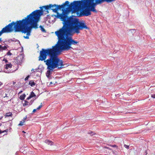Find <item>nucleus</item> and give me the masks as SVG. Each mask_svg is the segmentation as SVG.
I'll return each instance as SVG.
<instances>
[{
    "instance_id": "f257e3e1",
    "label": "nucleus",
    "mask_w": 155,
    "mask_h": 155,
    "mask_svg": "<svg viewBox=\"0 0 155 155\" xmlns=\"http://www.w3.org/2000/svg\"><path fill=\"white\" fill-rule=\"evenodd\" d=\"M84 29L88 30L89 28L86 24L61 28L54 33L58 39L57 43L51 48L48 49L51 52H53L58 56L62 51H67L72 48L71 46V45H76L79 43V42L73 39L71 36L75 33L79 34L80 32V30Z\"/></svg>"
},
{
    "instance_id": "f03ea898",
    "label": "nucleus",
    "mask_w": 155,
    "mask_h": 155,
    "mask_svg": "<svg viewBox=\"0 0 155 155\" xmlns=\"http://www.w3.org/2000/svg\"><path fill=\"white\" fill-rule=\"evenodd\" d=\"M33 13L34 12L28 15L25 19L17 21L15 22H12L3 28L2 29L3 31L5 33L11 32L14 30L12 26L14 25V28L15 32L21 31L22 33H26V36H24V38L25 39H29V36L31 35L32 29L34 28L36 29L37 28L36 22L34 23V22L37 20L34 18V16H32ZM34 16L37 17L36 15Z\"/></svg>"
},
{
    "instance_id": "7ed1b4c3",
    "label": "nucleus",
    "mask_w": 155,
    "mask_h": 155,
    "mask_svg": "<svg viewBox=\"0 0 155 155\" xmlns=\"http://www.w3.org/2000/svg\"><path fill=\"white\" fill-rule=\"evenodd\" d=\"M38 58L39 61H44L47 66L48 70L46 75L49 79L54 69L57 68L58 69H61L65 67V64L63 61L60 59L56 54L53 52H51L48 49H42L40 52Z\"/></svg>"
},
{
    "instance_id": "20e7f679",
    "label": "nucleus",
    "mask_w": 155,
    "mask_h": 155,
    "mask_svg": "<svg viewBox=\"0 0 155 155\" xmlns=\"http://www.w3.org/2000/svg\"><path fill=\"white\" fill-rule=\"evenodd\" d=\"M80 1H74L68 5V7L65 10L63 11L61 14L57 13V17L63 21V26L61 28L71 27L78 25L86 24L83 21H80L79 19L73 16L68 17V12L72 11V12H76L81 8Z\"/></svg>"
},
{
    "instance_id": "39448f33",
    "label": "nucleus",
    "mask_w": 155,
    "mask_h": 155,
    "mask_svg": "<svg viewBox=\"0 0 155 155\" xmlns=\"http://www.w3.org/2000/svg\"><path fill=\"white\" fill-rule=\"evenodd\" d=\"M113 2V0H81L80 3L81 7L89 6L95 8L97 5L101 4L104 2L110 3Z\"/></svg>"
},
{
    "instance_id": "423d86ee",
    "label": "nucleus",
    "mask_w": 155,
    "mask_h": 155,
    "mask_svg": "<svg viewBox=\"0 0 155 155\" xmlns=\"http://www.w3.org/2000/svg\"><path fill=\"white\" fill-rule=\"evenodd\" d=\"M54 6V5H52V4H49V5L44 6L42 7H40V10H37L33 11L31 13H32L33 12H34V13H33L32 15V16H35V15H36L37 16V17L35 16L34 17V18L35 19H37V20L36 21H35V22H34V23L35 22H36L37 24V27L36 28V29H37L38 28V22L39 21L40 17L44 12L43 8H44L45 9V10H48L50 8H51V7H53Z\"/></svg>"
},
{
    "instance_id": "0eeeda50",
    "label": "nucleus",
    "mask_w": 155,
    "mask_h": 155,
    "mask_svg": "<svg viewBox=\"0 0 155 155\" xmlns=\"http://www.w3.org/2000/svg\"><path fill=\"white\" fill-rule=\"evenodd\" d=\"M69 2L68 1H66L64 4L61 5H58L56 6V8H51V10L54 12L56 13L57 12L58 9H60L61 8H64L65 6H67L69 4Z\"/></svg>"
},
{
    "instance_id": "6e6552de",
    "label": "nucleus",
    "mask_w": 155,
    "mask_h": 155,
    "mask_svg": "<svg viewBox=\"0 0 155 155\" xmlns=\"http://www.w3.org/2000/svg\"><path fill=\"white\" fill-rule=\"evenodd\" d=\"M85 9V10H83L81 12V14L83 16H87L91 15V13L88 7H85V6L81 7L79 9Z\"/></svg>"
},
{
    "instance_id": "1a4fd4ad",
    "label": "nucleus",
    "mask_w": 155,
    "mask_h": 155,
    "mask_svg": "<svg viewBox=\"0 0 155 155\" xmlns=\"http://www.w3.org/2000/svg\"><path fill=\"white\" fill-rule=\"evenodd\" d=\"M12 67V64H6L5 65V69L4 71L6 73H9L10 71L8 70V68H11Z\"/></svg>"
},
{
    "instance_id": "9d476101",
    "label": "nucleus",
    "mask_w": 155,
    "mask_h": 155,
    "mask_svg": "<svg viewBox=\"0 0 155 155\" xmlns=\"http://www.w3.org/2000/svg\"><path fill=\"white\" fill-rule=\"evenodd\" d=\"M87 7H88L90 11V12H95L96 13L97 12V11L96 9L94 7H90V6H87Z\"/></svg>"
},
{
    "instance_id": "9b49d317",
    "label": "nucleus",
    "mask_w": 155,
    "mask_h": 155,
    "mask_svg": "<svg viewBox=\"0 0 155 155\" xmlns=\"http://www.w3.org/2000/svg\"><path fill=\"white\" fill-rule=\"evenodd\" d=\"M45 142L47 144L50 145H53V142L52 141L48 140H45Z\"/></svg>"
},
{
    "instance_id": "f8f14e48",
    "label": "nucleus",
    "mask_w": 155,
    "mask_h": 155,
    "mask_svg": "<svg viewBox=\"0 0 155 155\" xmlns=\"http://www.w3.org/2000/svg\"><path fill=\"white\" fill-rule=\"evenodd\" d=\"M33 101L32 102H28L26 100L25 101V103L23 104V105L25 104V105H30L33 103Z\"/></svg>"
},
{
    "instance_id": "ddd939ff",
    "label": "nucleus",
    "mask_w": 155,
    "mask_h": 155,
    "mask_svg": "<svg viewBox=\"0 0 155 155\" xmlns=\"http://www.w3.org/2000/svg\"><path fill=\"white\" fill-rule=\"evenodd\" d=\"M12 113H11V112H9L8 113H7L5 115V118L6 117H12Z\"/></svg>"
},
{
    "instance_id": "4468645a",
    "label": "nucleus",
    "mask_w": 155,
    "mask_h": 155,
    "mask_svg": "<svg viewBox=\"0 0 155 155\" xmlns=\"http://www.w3.org/2000/svg\"><path fill=\"white\" fill-rule=\"evenodd\" d=\"M29 84L31 86L33 87L35 85V83L33 81H31L29 83Z\"/></svg>"
},
{
    "instance_id": "2eb2a0df",
    "label": "nucleus",
    "mask_w": 155,
    "mask_h": 155,
    "mask_svg": "<svg viewBox=\"0 0 155 155\" xmlns=\"http://www.w3.org/2000/svg\"><path fill=\"white\" fill-rule=\"evenodd\" d=\"M25 96H26L25 94H22L20 96L19 98L20 100H23L25 99Z\"/></svg>"
},
{
    "instance_id": "dca6fc26",
    "label": "nucleus",
    "mask_w": 155,
    "mask_h": 155,
    "mask_svg": "<svg viewBox=\"0 0 155 155\" xmlns=\"http://www.w3.org/2000/svg\"><path fill=\"white\" fill-rule=\"evenodd\" d=\"M29 96H30V97H31V98H32L36 96L35 94L34 93V92H33V91H32V92H31Z\"/></svg>"
},
{
    "instance_id": "f3484780",
    "label": "nucleus",
    "mask_w": 155,
    "mask_h": 155,
    "mask_svg": "<svg viewBox=\"0 0 155 155\" xmlns=\"http://www.w3.org/2000/svg\"><path fill=\"white\" fill-rule=\"evenodd\" d=\"M40 28H41V30L43 32H46V31L45 29L43 28L42 26L41 25H40L39 27Z\"/></svg>"
},
{
    "instance_id": "a211bd4d",
    "label": "nucleus",
    "mask_w": 155,
    "mask_h": 155,
    "mask_svg": "<svg viewBox=\"0 0 155 155\" xmlns=\"http://www.w3.org/2000/svg\"><path fill=\"white\" fill-rule=\"evenodd\" d=\"M11 41H18L19 43L20 44V41H19L18 40H17L15 38H13V39H11L10 40Z\"/></svg>"
},
{
    "instance_id": "6ab92c4d",
    "label": "nucleus",
    "mask_w": 155,
    "mask_h": 155,
    "mask_svg": "<svg viewBox=\"0 0 155 155\" xmlns=\"http://www.w3.org/2000/svg\"><path fill=\"white\" fill-rule=\"evenodd\" d=\"M130 31L133 35L134 34L135 32V30L134 29H131L130 30Z\"/></svg>"
},
{
    "instance_id": "aec40b11",
    "label": "nucleus",
    "mask_w": 155,
    "mask_h": 155,
    "mask_svg": "<svg viewBox=\"0 0 155 155\" xmlns=\"http://www.w3.org/2000/svg\"><path fill=\"white\" fill-rule=\"evenodd\" d=\"M25 122V121H20V123L18 124V125L21 126H22L23 125V124Z\"/></svg>"
},
{
    "instance_id": "412c9836",
    "label": "nucleus",
    "mask_w": 155,
    "mask_h": 155,
    "mask_svg": "<svg viewBox=\"0 0 155 155\" xmlns=\"http://www.w3.org/2000/svg\"><path fill=\"white\" fill-rule=\"evenodd\" d=\"M42 103H41V105H39L37 108V109L38 110H39L42 107Z\"/></svg>"
},
{
    "instance_id": "4be33fe9",
    "label": "nucleus",
    "mask_w": 155,
    "mask_h": 155,
    "mask_svg": "<svg viewBox=\"0 0 155 155\" xmlns=\"http://www.w3.org/2000/svg\"><path fill=\"white\" fill-rule=\"evenodd\" d=\"M2 50H6L7 49V47L6 46H2Z\"/></svg>"
},
{
    "instance_id": "5701e85b",
    "label": "nucleus",
    "mask_w": 155,
    "mask_h": 155,
    "mask_svg": "<svg viewBox=\"0 0 155 155\" xmlns=\"http://www.w3.org/2000/svg\"><path fill=\"white\" fill-rule=\"evenodd\" d=\"M30 77L29 75H28L25 79V81H26L28 80L29 78Z\"/></svg>"
},
{
    "instance_id": "b1692460",
    "label": "nucleus",
    "mask_w": 155,
    "mask_h": 155,
    "mask_svg": "<svg viewBox=\"0 0 155 155\" xmlns=\"http://www.w3.org/2000/svg\"><path fill=\"white\" fill-rule=\"evenodd\" d=\"M5 33L3 31V29H2L1 31H0V36H1L2 34L3 33Z\"/></svg>"
},
{
    "instance_id": "393cba45",
    "label": "nucleus",
    "mask_w": 155,
    "mask_h": 155,
    "mask_svg": "<svg viewBox=\"0 0 155 155\" xmlns=\"http://www.w3.org/2000/svg\"><path fill=\"white\" fill-rule=\"evenodd\" d=\"M7 54L8 55H12V54L11 53L10 51H9L7 53Z\"/></svg>"
},
{
    "instance_id": "a878e982",
    "label": "nucleus",
    "mask_w": 155,
    "mask_h": 155,
    "mask_svg": "<svg viewBox=\"0 0 155 155\" xmlns=\"http://www.w3.org/2000/svg\"><path fill=\"white\" fill-rule=\"evenodd\" d=\"M54 5V6L53 7H51V8H56V6H57V5L56 4H54L53 5Z\"/></svg>"
},
{
    "instance_id": "bb28decb",
    "label": "nucleus",
    "mask_w": 155,
    "mask_h": 155,
    "mask_svg": "<svg viewBox=\"0 0 155 155\" xmlns=\"http://www.w3.org/2000/svg\"><path fill=\"white\" fill-rule=\"evenodd\" d=\"M37 110V109H34L32 111V113H31V114H32L34 113H35V112H36V110Z\"/></svg>"
},
{
    "instance_id": "cd10ccee",
    "label": "nucleus",
    "mask_w": 155,
    "mask_h": 155,
    "mask_svg": "<svg viewBox=\"0 0 155 155\" xmlns=\"http://www.w3.org/2000/svg\"><path fill=\"white\" fill-rule=\"evenodd\" d=\"M110 146L113 147H117L116 145H111Z\"/></svg>"
},
{
    "instance_id": "c85d7f7f",
    "label": "nucleus",
    "mask_w": 155,
    "mask_h": 155,
    "mask_svg": "<svg viewBox=\"0 0 155 155\" xmlns=\"http://www.w3.org/2000/svg\"><path fill=\"white\" fill-rule=\"evenodd\" d=\"M93 132L92 131H91L90 132H89L88 133V134H90L91 136H92L94 135V134H93Z\"/></svg>"
},
{
    "instance_id": "c756f323",
    "label": "nucleus",
    "mask_w": 155,
    "mask_h": 155,
    "mask_svg": "<svg viewBox=\"0 0 155 155\" xmlns=\"http://www.w3.org/2000/svg\"><path fill=\"white\" fill-rule=\"evenodd\" d=\"M8 132V130H4L2 131V133L4 132Z\"/></svg>"
},
{
    "instance_id": "7c9ffc66",
    "label": "nucleus",
    "mask_w": 155,
    "mask_h": 155,
    "mask_svg": "<svg viewBox=\"0 0 155 155\" xmlns=\"http://www.w3.org/2000/svg\"><path fill=\"white\" fill-rule=\"evenodd\" d=\"M124 147L125 148H127V149H128V148H129V146H128V145H126V144H125V145H124Z\"/></svg>"
},
{
    "instance_id": "2f4dec72",
    "label": "nucleus",
    "mask_w": 155,
    "mask_h": 155,
    "mask_svg": "<svg viewBox=\"0 0 155 155\" xmlns=\"http://www.w3.org/2000/svg\"><path fill=\"white\" fill-rule=\"evenodd\" d=\"M151 97L153 98H155V94H153L151 95Z\"/></svg>"
},
{
    "instance_id": "473e14b6",
    "label": "nucleus",
    "mask_w": 155,
    "mask_h": 155,
    "mask_svg": "<svg viewBox=\"0 0 155 155\" xmlns=\"http://www.w3.org/2000/svg\"><path fill=\"white\" fill-rule=\"evenodd\" d=\"M147 150H145V152L144 153V155H146L147 154Z\"/></svg>"
},
{
    "instance_id": "72a5a7b5",
    "label": "nucleus",
    "mask_w": 155,
    "mask_h": 155,
    "mask_svg": "<svg viewBox=\"0 0 155 155\" xmlns=\"http://www.w3.org/2000/svg\"><path fill=\"white\" fill-rule=\"evenodd\" d=\"M27 117L26 116L24 118L23 120V121H25V120L27 119Z\"/></svg>"
},
{
    "instance_id": "f704fd0d",
    "label": "nucleus",
    "mask_w": 155,
    "mask_h": 155,
    "mask_svg": "<svg viewBox=\"0 0 155 155\" xmlns=\"http://www.w3.org/2000/svg\"><path fill=\"white\" fill-rule=\"evenodd\" d=\"M2 46L1 45H0V51H2Z\"/></svg>"
},
{
    "instance_id": "c9c22d12",
    "label": "nucleus",
    "mask_w": 155,
    "mask_h": 155,
    "mask_svg": "<svg viewBox=\"0 0 155 155\" xmlns=\"http://www.w3.org/2000/svg\"><path fill=\"white\" fill-rule=\"evenodd\" d=\"M31 98V97H30V96L28 97H27V100H29V99Z\"/></svg>"
},
{
    "instance_id": "e433bc0d",
    "label": "nucleus",
    "mask_w": 155,
    "mask_h": 155,
    "mask_svg": "<svg viewBox=\"0 0 155 155\" xmlns=\"http://www.w3.org/2000/svg\"><path fill=\"white\" fill-rule=\"evenodd\" d=\"M7 97V94H5V96L4 97Z\"/></svg>"
},
{
    "instance_id": "4c0bfd02",
    "label": "nucleus",
    "mask_w": 155,
    "mask_h": 155,
    "mask_svg": "<svg viewBox=\"0 0 155 155\" xmlns=\"http://www.w3.org/2000/svg\"><path fill=\"white\" fill-rule=\"evenodd\" d=\"M5 61L6 63H7L8 62V60H7L6 59L5 60Z\"/></svg>"
},
{
    "instance_id": "58836bf2",
    "label": "nucleus",
    "mask_w": 155,
    "mask_h": 155,
    "mask_svg": "<svg viewBox=\"0 0 155 155\" xmlns=\"http://www.w3.org/2000/svg\"><path fill=\"white\" fill-rule=\"evenodd\" d=\"M2 133V130H0V134H1V133Z\"/></svg>"
},
{
    "instance_id": "ea45409f",
    "label": "nucleus",
    "mask_w": 155,
    "mask_h": 155,
    "mask_svg": "<svg viewBox=\"0 0 155 155\" xmlns=\"http://www.w3.org/2000/svg\"><path fill=\"white\" fill-rule=\"evenodd\" d=\"M3 118V117H0V120H1Z\"/></svg>"
},
{
    "instance_id": "a19ab883",
    "label": "nucleus",
    "mask_w": 155,
    "mask_h": 155,
    "mask_svg": "<svg viewBox=\"0 0 155 155\" xmlns=\"http://www.w3.org/2000/svg\"><path fill=\"white\" fill-rule=\"evenodd\" d=\"M15 82H13V85H14L15 84Z\"/></svg>"
},
{
    "instance_id": "79ce46f5",
    "label": "nucleus",
    "mask_w": 155,
    "mask_h": 155,
    "mask_svg": "<svg viewBox=\"0 0 155 155\" xmlns=\"http://www.w3.org/2000/svg\"><path fill=\"white\" fill-rule=\"evenodd\" d=\"M34 101V100H31V101H30V102H32V101H33H33Z\"/></svg>"
},
{
    "instance_id": "37998d69",
    "label": "nucleus",
    "mask_w": 155,
    "mask_h": 155,
    "mask_svg": "<svg viewBox=\"0 0 155 155\" xmlns=\"http://www.w3.org/2000/svg\"><path fill=\"white\" fill-rule=\"evenodd\" d=\"M2 41V38H0V41Z\"/></svg>"
},
{
    "instance_id": "c03bdc74",
    "label": "nucleus",
    "mask_w": 155,
    "mask_h": 155,
    "mask_svg": "<svg viewBox=\"0 0 155 155\" xmlns=\"http://www.w3.org/2000/svg\"><path fill=\"white\" fill-rule=\"evenodd\" d=\"M2 84V83L0 81V86Z\"/></svg>"
},
{
    "instance_id": "a18cd8bd",
    "label": "nucleus",
    "mask_w": 155,
    "mask_h": 155,
    "mask_svg": "<svg viewBox=\"0 0 155 155\" xmlns=\"http://www.w3.org/2000/svg\"><path fill=\"white\" fill-rule=\"evenodd\" d=\"M22 132H23V133H25V132L24 131H22Z\"/></svg>"
},
{
    "instance_id": "49530a36",
    "label": "nucleus",
    "mask_w": 155,
    "mask_h": 155,
    "mask_svg": "<svg viewBox=\"0 0 155 155\" xmlns=\"http://www.w3.org/2000/svg\"><path fill=\"white\" fill-rule=\"evenodd\" d=\"M106 148L107 149H110L108 147H106Z\"/></svg>"
},
{
    "instance_id": "de8ad7c7",
    "label": "nucleus",
    "mask_w": 155,
    "mask_h": 155,
    "mask_svg": "<svg viewBox=\"0 0 155 155\" xmlns=\"http://www.w3.org/2000/svg\"><path fill=\"white\" fill-rule=\"evenodd\" d=\"M46 12H47L48 13V11H47Z\"/></svg>"
},
{
    "instance_id": "09e8293b",
    "label": "nucleus",
    "mask_w": 155,
    "mask_h": 155,
    "mask_svg": "<svg viewBox=\"0 0 155 155\" xmlns=\"http://www.w3.org/2000/svg\"><path fill=\"white\" fill-rule=\"evenodd\" d=\"M113 0L114 2V1H115L116 0Z\"/></svg>"
},
{
    "instance_id": "8fccbe9b",
    "label": "nucleus",
    "mask_w": 155,
    "mask_h": 155,
    "mask_svg": "<svg viewBox=\"0 0 155 155\" xmlns=\"http://www.w3.org/2000/svg\"><path fill=\"white\" fill-rule=\"evenodd\" d=\"M32 70H32V71H33L34 69H32Z\"/></svg>"
},
{
    "instance_id": "3c124183",
    "label": "nucleus",
    "mask_w": 155,
    "mask_h": 155,
    "mask_svg": "<svg viewBox=\"0 0 155 155\" xmlns=\"http://www.w3.org/2000/svg\"><path fill=\"white\" fill-rule=\"evenodd\" d=\"M32 70H32V71H33L34 69H32Z\"/></svg>"
},
{
    "instance_id": "603ef678",
    "label": "nucleus",
    "mask_w": 155,
    "mask_h": 155,
    "mask_svg": "<svg viewBox=\"0 0 155 155\" xmlns=\"http://www.w3.org/2000/svg\"><path fill=\"white\" fill-rule=\"evenodd\" d=\"M32 70H32V71H33L34 69H32Z\"/></svg>"
},
{
    "instance_id": "864d4df0",
    "label": "nucleus",
    "mask_w": 155,
    "mask_h": 155,
    "mask_svg": "<svg viewBox=\"0 0 155 155\" xmlns=\"http://www.w3.org/2000/svg\"><path fill=\"white\" fill-rule=\"evenodd\" d=\"M1 125V124L0 125V126Z\"/></svg>"
}]
</instances>
